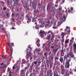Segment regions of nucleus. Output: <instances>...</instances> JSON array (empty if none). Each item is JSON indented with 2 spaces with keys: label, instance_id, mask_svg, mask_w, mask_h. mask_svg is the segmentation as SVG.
Segmentation results:
<instances>
[{
  "label": "nucleus",
  "instance_id": "59",
  "mask_svg": "<svg viewBox=\"0 0 76 76\" xmlns=\"http://www.w3.org/2000/svg\"><path fill=\"white\" fill-rule=\"evenodd\" d=\"M54 47L53 46H51L50 47V48H52V49H53L54 48Z\"/></svg>",
  "mask_w": 76,
  "mask_h": 76
},
{
  "label": "nucleus",
  "instance_id": "54",
  "mask_svg": "<svg viewBox=\"0 0 76 76\" xmlns=\"http://www.w3.org/2000/svg\"><path fill=\"white\" fill-rule=\"evenodd\" d=\"M2 58H6V57H4V56H1Z\"/></svg>",
  "mask_w": 76,
  "mask_h": 76
},
{
  "label": "nucleus",
  "instance_id": "14",
  "mask_svg": "<svg viewBox=\"0 0 76 76\" xmlns=\"http://www.w3.org/2000/svg\"><path fill=\"white\" fill-rule=\"evenodd\" d=\"M49 58L50 60L51 61V60H53V59H54V56L51 54V55L49 56Z\"/></svg>",
  "mask_w": 76,
  "mask_h": 76
},
{
  "label": "nucleus",
  "instance_id": "26",
  "mask_svg": "<svg viewBox=\"0 0 76 76\" xmlns=\"http://www.w3.org/2000/svg\"><path fill=\"white\" fill-rule=\"evenodd\" d=\"M59 59V58L57 56H55L54 58V60H58Z\"/></svg>",
  "mask_w": 76,
  "mask_h": 76
},
{
  "label": "nucleus",
  "instance_id": "52",
  "mask_svg": "<svg viewBox=\"0 0 76 76\" xmlns=\"http://www.w3.org/2000/svg\"><path fill=\"white\" fill-rule=\"evenodd\" d=\"M12 22H16V21H15V20L14 18H12Z\"/></svg>",
  "mask_w": 76,
  "mask_h": 76
},
{
  "label": "nucleus",
  "instance_id": "48",
  "mask_svg": "<svg viewBox=\"0 0 76 76\" xmlns=\"http://www.w3.org/2000/svg\"><path fill=\"white\" fill-rule=\"evenodd\" d=\"M50 68L51 69V68H52V67H53V64H50Z\"/></svg>",
  "mask_w": 76,
  "mask_h": 76
},
{
  "label": "nucleus",
  "instance_id": "23",
  "mask_svg": "<svg viewBox=\"0 0 76 76\" xmlns=\"http://www.w3.org/2000/svg\"><path fill=\"white\" fill-rule=\"evenodd\" d=\"M74 47V51H76V44L73 45Z\"/></svg>",
  "mask_w": 76,
  "mask_h": 76
},
{
  "label": "nucleus",
  "instance_id": "50",
  "mask_svg": "<svg viewBox=\"0 0 76 76\" xmlns=\"http://www.w3.org/2000/svg\"><path fill=\"white\" fill-rule=\"evenodd\" d=\"M28 74H29V72H27L26 73V76H27Z\"/></svg>",
  "mask_w": 76,
  "mask_h": 76
},
{
  "label": "nucleus",
  "instance_id": "56",
  "mask_svg": "<svg viewBox=\"0 0 76 76\" xmlns=\"http://www.w3.org/2000/svg\"><path fill=\"white\" fill-rule=\"evenodd\" d=\"M50 20H48V22H47V23H48V24H49V23H50Z\"/></svg>",
  "mask_w": 76,
  "mask_h": 76
},
{
  "label": "nucleus",
  "instance_id": "30",
  "mask_svg": "<svg viewBox=\"0 0 76 76\" xmlns=\"http://www.w3.org/2000/svg\"><path fill=\"white\" fill-rule=\"evenodd\" d=\"M51 40L52 41V40H53V39H54V34H52L51 35Z\"/></svg>",
  "mask_w": 76,
  "mask_h": 76
},
{
  "label": "nucleus",
  "instance_id": "3",
  "mask_svg": "<svg viewBox=\"0 0 76 76\" xmlns=\"http://www.w3.org/2000/svg\"><path fill=\"white\" fill-rule=\"evenodd\" d=\"M56 12H55V10H52V11L50 12L51 14V16H50L49 18L50 20H51V23H52L53 22V20L54 19V15H55V13Z\"/></svg>",
  "mask_w": 76,
  "mask_h": 76
},
{
  "label": "nucleus",
  "instance_id": "43",
  "mask_svg": "<svg viewBox=\"0 0 76 76\" xmlns=\"http://www.w3.org/2000/svg\"><path fill=\"white\" fill-rule=\"evenodd\" d=\"M66 29H69V31H70V27H67V26H66Z\"/></svg>",
  "mask_w": 76,
  "mask_h": 76
},
{
  "label": "nucleus",
  "instance_id": "32",
  "mask_svg": "<svg viewBox=\"0 0 76 76\" xmlns=\"http://www.w3.org/2000/svg\"><path fill=\"white\" fill-rule=\"evenodd\" d=\"M22 61L23 64H25L26 63V61L24 59L22 60Z\"/></svg>",
  "mask_w": 76,
  "mask_h": 76
},
{
  "label": "nucleus",
  "instance_id": "8",
  "mask_svg": "<svg viewBox=\"0 0 76 76\" xmlns=\"http://www.w3.org/2000/svg\"><path fill=\"white\" fill-rule=\"evenodd\" d=\"M61 73L62 75H64H64L65 76H67V72L66 70L64 69H62L61 71Z\"/></svg>",
  "mask_w": 76,
  "mask_h": 76
},
{
  "label": "nucleus",
  "instance_id": "58",
  "mask_svg": "<svg viewBox=\"0 0 76 76\" xmlns=\"http://www.w3.org/2000/svg\"><path fill=\"white\" fill-rule=\"evenodd\" d=\"M28 68V67H26L25 68H24V70H26V69Z\"/></svg>",
  "mask_w": 76,
  "mask_h": 76
},
{
  "label": "nucleus",
  "instance_id": "10",
  "mask_svg": "<svg viewBox=\"0 0 76 76\" xmlns=\"http://www.w3.org/2000/svg\"><path fill=\"white\" fill-rule=\"evenodd\" d=\"M45 33V31H42V30H40L39 32V35L41 37H42L44 36V34Z\"/></svg>",
  "mask_w": 76,
  "mask_h": 76
},
{
  "label": "nucleus",
  "instance_id": "47",
  "mask_svg": "<svg viewBox=\"0 0 76 76\" xmlns=\"http://www.w3.org/2000/svg\"><path fill=\"white\" fill-rule=\"evenodd\" d=\"M6 9H7V7H4L3 8V10H6Z\"/></svg>",
  "mask_w": 76,
  "mask_h": 76
},
{
  "label": "nucleus",
  "instance_id": "29",
  "mask_svg": "<svg viewBox=\"0 0 76 76\" xmlns=\"http://www.w3.org/2000/svg\"><path fill=\"white\" fill-rule=\"evenodd\" d=\"M19 16H20L19 13H17L15 14V17H16V18H18H18H19Z\"/></svg>",
  "mask_w": 76,
  "mask_h": 76
},
{
  "label": "nucleus",
  "instance_id": "13",
  "mask_svg": "<svg viewBox=\"0 0 76 76\" xmlns=\"http://www.w3.org/2000/svg\"><path fill=\"white\" fill-rule=\"evenodd\" d=\"M34 67V64H32L31 65V66L30 67V68L29 69V70L30 73H32V68Z\"/></svg>",
  "mask_w": 76,
  "mask_h": 76
},
{
  "label": "nucleus",
  "instance_id": "9",
  "mask_svg": "<svg viewBox=\"0 0 76 76\" xmlns=\"http://www.w3.org/2000/svg\"><path fill=\"white\" fill-rule=\"evenodd\" d=\"M61 10H62V8H59V9L56 11L57 14L60 15H61Z\"/></svg>",
  "mask_w": 76,
  "mask_h": 76
},
{
  "label": "nucleus",
  "instance_id": "5",
  "mask_svg": "<svg viewBox=\"0 0 76 76\" xmlns=\"http://www.w3.org/2000/svg\"><path fill=\"white\" fill-rule=\"evenodd\" d=\"M42 48L46 51H50V46L49 45H45V44H43Z\"/></svg>",
  "mask_w": 76,
  "mask_h": 76
},
{
  "label": "nucleus",
  "instance_id": "17",
  "mask_svg": "<svg viewBox=\"0 0 76 76\" xmlns=\"http://www.w3.org/2000/svg\"><path fill=\"white\" fill-rule=\"evenodd\" d=\"M6 67H7V65H3L1 66L0 68L2 69H4V68H6Z\"/></svg>",
  "mask_w": 76,
  "mask_h": 76
},
{
  "label": "nucleus",
  "instance_id": "41",
  "mask_svg": "<svg viewBox=\"0 0 76 76\" xmlns=\"http://www.w3.org/2000/svg\"><path fill=\"white\" fill-rule=\"evenodd\" d=\"M61 56H64V53H61Z\"/></svg>",
  "mask_w": 76,
  "mask_h": 76
},
{
  "label": "nucleus",
  "instance_id": "60",
  "mask_svg": "<svg viewBox=\"0 0 76 76\" xmlns=\"http://www.w3.org/2000/svg\"><path fill=\"white\" fill-rule=\"evenodd\" d=\"M53 75V74H52V73H50V75L49 76H52V75Z\"/></svg>",
  "mask_w": 76,
  "mask_h": 76
},
{
  "label": "nucleus",
  "instance_id": "25",
  "mask_svg": "<svg viewBox=\"0 0 76 76\" xmlns=\"http://www.w3.org/2000/svg\"><path fill=\"white\" fill-rule=\"evenodd\" d=\"M26 17L27 18L29 22H31V19L29 18V17L27 15V16H26Z\"/></svg>",
  "mask_w": 76,
  "mask_h": 76
},
{
  "label": "nucleus",
  "instance_id": "51",
  "mask_svg": "<svg viewBox=\"0 0 76 76\" xmlns=\"http://www.w3.org/2000/svg\"><path fill=\"white\" fill-rule=\"evenodd\" d=\"M3 25H1V24H0V28H1L3 27Z\"/></svg>",
  "mask_w": 76,
  "mask_h": 76
},
{
  "label": "nucleus",
  "instance_id": "38",
  "mask_svg": "<svg viewBox=\"0 0 76 76\" xmlns=\"http://www.w3.org/2000/svg\"><path fill=\"white\" fill-rule=\"evenodd\" d=\"M21 73H24V72H25V70L23 69H22L20 71Z\"/></svg>",
  "mask_w": 76,
  "mask_h": 76
},
{
  "label": "nucleus",
  "instance_id": "37",
  "mask_svg": "<svg viewBox=\"0 0 76 76\" xmlns=\"http://www.w3.org/2000/svg\"><path fill=\"white\" fill-rule=\"evenodd\" d=\"M58 63V62L57 61V60H55V63L56 64H57Z\"/></svg>",
  "mask_w": 76,
  "mask_h": 76
},
{
  "label": "nucleus",
  "instance_id": "21",
  "mask_svg": "<svg viewBox=\"0 0 76 76\" xmlns=\"http://www.w3.org/2000/svg\"><path fill=\"white\" fill-rule=\"evenodd\" d=\"M60 61L62 63H63V58H62L61 56L60 57V58L59 59Z\"/></svg>",
  "mask_w": 76,
  "mask_h": 76
},
{
  "label": "nucleus",
  "instance_id": "20",
  "mask_svg": "<svg viewBox=\"0 0 76 76\" xmlns=\"http://www.w3.org/2000/svg\"><path fill=\"white\" fill-rule=\"evenodd\" d=\"M52 42H53V41L52 40V41H51L49 44H48L47 45H49V46L50 47L51 46V45H53V44H54V43H53Z\"/></svg>",
  "mask_w": 76,
  "mask_h": 76
},
{
  "label": "nucleus",
  "instance_id": "2",
  "mask_svg": "<svg viewBox=\"0 0 76 76\" xmlns=\"http://www.w3.org/2000/svg\"><path fill=\"white\" fill-rule=\"evenodd\" d=\"M8 46H9V47L10 49V51H11L10 55L8 57V58H12V54H13V50L12 47L14 46V43H8Z\"/></svg>",
  "mask_w": 76,
  "mask_h": 76
},
{
  "label": "nucleus",
  "instance_id": "7",
  "mask_svg": "<svg viewBox=\"0 0 76 76\" xmlns=\"http://www.w3.org/2000/svg\"><path fill=\"white\" fill-rule=\"evenodd\" d=\"M27 50V53H26V58L28 59V57H31V56H32V54L31 53V52H28V51L29 50V48H27L26 49Z\"/></svg>",
  "mask_w": 76,
  "mask_h": 76
},
{
  "label": "nucleus",
  "instance_id": "4",
  "mask_svg": "<svg viewBox=\"0 0 76 76\" xmlns=\"http://www.w3.org/2000/svg\"><path fill=\"white\" fill-rule=\"evenodd\" d=\"M40 22L41 23V25L39 24L35 26V28L36 29H38L39 27H40V28H44L45 24L44 23V22L42 21V20H40Z\"/></svg>",
  "mask_w": 76,
  "mask_h": 76
},
{
  "label": "nucleus",
  "instance_id": "35",
  "mask_svg": "<svg viewBox=\"0 0 76 76\" xmlns=\"http://www.w3.org/2000/svg\"><path fill=\"white\" fill-rule=\"evenodd\" d=\"M50 33H51V34H53V32H52V31L51 30H49L47 34H50Z\"/></svg>",
  "mask_w": 76,
  "mask_h": 76
},
{
  "label": "nucleus",
  "instance_id": "39",
  "mask_svg": "<svg viewBox=\"0 0 76 76\" xmlns=\"http://www.w3.org/2000/svg\"><path fill=\"white\" fill-rule=\"evenodd\" d=\"M41 62L39 61L38 62V64L37 66H40V64H41Z\"/></svg>",
  "mask_w": 76,
  "mask_h": 76
},
{
  "label": "nucleus",
  "instance_id": "22",
  "mask_svg": "<svg viewBox=\"0 0 76 76\" xmlns=\"http://www.w3.org/2000/svg\"><path fill=\"white\" fill-rule=\"evenodd\" d=\"M47 55H48V54L47 53L45 52L44 53V56H45L44 58L45 57V58H48L47 57Z\"/></svg>",
  "mask_w": 76,
  "mask_h": 76
},
{
  "label": "nucleus",
  "instance_id": "24",
  "mask_svg": "<svg viewBox=\"0 0 76 76\" xmlns=\"http://www.w3.org/2000/svg\"><path fill=\"white\" fill-rule=\"evenodd\" d=\"M57 49H53V51L54 53V55H56V53L57 52Z\"/></svg>",
  "mask_w": 76,
  "mask_h": 76
},
{
  "label": "nucleus",
  "instance_id": "44",
  "mask_svg": "<svg viewBox=\"0 0 76 76\" xmlns=\"http://www.w3.org/2000/svg\"><path fill=\"white\" fill-rule=\"evenodd\" d=\"M19 69H20V67H17V72L19 71Z\"/></svg>",
  "mask_w": 76,
  "mask_h": 76
},
{
  "label": "nucleus",
  "instance_id": "49",
  "mask_svg": "<svg viewBox=\"0 0 76 76\" xmlns=\"http://www.w3.org/2000/svg\"><path fill=\"white\" fill-rule=\"evenodd\" d=\"M61 53H64V50H63V49H62L61 51Z\"/></svg>",
  "mask_w": 76,
  "mask_h": 76
},
{
  "label": "nucleus",
  "instance_id": "1",
  "mask_svg": "<svg viewBox=\"0 0 76 76\" xmlns=\"http://www.w3.org/2000/svg\"><path fill=\"white\" fill-rule=\"evenodd\" d=\"M73 58L74 57V55L72 54V52H70L69 53H68L66 55H65L64 56V60L65 61V60L66 59V64L65 66L66 67L69 68L70 65L69 64V62L71 61V58Z\"/></svg>",
  "mask_w": 76,
  "mask_h": 76
},
{
  "label": "nucleus",
  "instance_id": "57",
  "mask_svg": "<svg viewBox=\"0 0 76 76\" xmlns=\"http://www.w3.org/2000/svg\"><path fill=\"white\" fill-rule=\"evenodd\" d=\"M1 3H2V4H4L5 2H4L3 1H2Z\"/></svg>",
  "mask_w": 76,
  "mask_h": 76
},
{
  "label": "nucleus",
  "instance_id": "40",
  "mask_svg": "<svg viewBox=\"0 0 76 76\" xmlns=\"http://www.w3.org/2000/svg\"><path fill=\"white\" fill-rule=\"evenodd\" d=\"M37 54L38 55H39L40 56H42V54L41 53H39V52L37 53Z\"/></svg>",
  "mask_w": 76,
  "mask_h": 76
},
{
  "label": "nucleus",
  "instance_id": "15",
  "mask_svg": "<svg viewBox=\"0 0 76 76\" xmlns=\"http://www.w3.org/2000/svg\"><path fill=\"white\" fill-rule=\"evenodd\" d=\"M10 14L8 13H6V15H5V17L6 19H7L10 17Z\"/></svg>",
  "mask_w": 76,
  "mask_h": 76
},
{
  "label": "nucleus",
  "instance_id": "18",
  "mask_svg": "<svg viewBox=\"0 0 76 76\" xmlns=\"http://www.w3.org/2000/svg\"><path fill=\"white\" fill-rule=\"evenodd\" d=\"M73 8L72 7L71 8V10L69 9L68 10V12H69V13H72L73 12Z\"/></svg>",
  "mask_w": 76,
  "mask_h": 76
},
{
  "label": "nucleus",
  "instance_id": "53",
  "mask_svg": "<svg viewBox=\"0 0 76 76\" xmlns=\"http://www.w3.org/2000/svg\"><path fill=\"white\" fill-rule=\"evenodd\" d=\"M49 72V73H52V70H50Z\"/></svg>",
  "mask_w": 76,
  "mask_h": 76
},
{
  "label": "nucleus",
  "instance_id": "64",
  "mask_svg": "<svg viewBox=\"0 0 76 76\" xmlns=\"http://www.w3.org/2000/svg\"><path fill=\"white\" fill-rule=\"evenodd\" d=\"M29 76H32V73H31L29 75Z\"/></svg>",
  "mask_w": 76,
  "mask_h": 76
},
{
  "label": "nucleus",
  "instance_id": "31",
  "mask_svg": "<svg viewBox=\"0 0 76 76\" xmlns=\"http://www.w3.org/2000/svg\"><path fill=\"white\" fill-rule=\"evenodd\" d=\"M66 16H64L63 17V18H62V20H66Z\"/></svg>",
  "mask_w": 76,
  "mask_h": 76
},
{
  "label": "nucleus",
  "instance_id": "55",
  "mask_svg": "<svg viewBox=\"0 0 76 76\" xmlns=\"http://www.w3.org/2000/svg\"><path fill=\"white\" fill-rule=\"evenodd\" d=\"M12 17H13V16H15V14H14V13H12Z\"/></svg>",
  "mask_w": 76,
  "mask_h": 76
},
{
  "label": "nucleus",
  "instance_id": "61",
  "mask_svg": "<svg viewBox=\"0 0 76 76\" xmlns=\"http://www.w3.org/2000/svg\"><path fill=\"white\" fill-rule=\"evenodd\" d=\"M29 57L30 58V60H31L32 59V56H31V57Z\"/></svg>",
  "mask_w": 76,
  "mask_h": 76
},
{
  "label": "nucleus",
  "instance_id": "42",
  "mask_svg": "<svg viewBox=\"0 0 76 76\" xmlns=\"http://www.w3.org/2000/svg\"><path fill=\"white\" fill-rule=\"evenodd\" d=\"M72 39H71L70 40V42L69 45V47H70V46H71V45H72V44L71 43V42H72Z\"/></svg>",
  "mask_w": 76,
  "mask_h": 76
},
{
  "label": "nucleus",
  "instance_id": "46",
  "mask_svg": "<svg viewBox=\"0 0 76 76\" xmlns=\"http://www.w3.org/2000/svg\"><path fill=\"white\" fill-rule=\"evenodd\" d=\"M50 73L49 72H47V76H50Z\"/></svg>",
  "mask_w": 76,
  "mask_h": 76
},
{
  "label": "nucleus",
  "instance_id": "36",
  "mask_svg": "<svg viewBox=\"0 0 76 76\" xmlns=\"http://www.w3.org/2000/svg\"><path fill=\"white\" fill-rule=\"evenodd\" d=\"M53 73H54V75H53L54 76H58V74H56V73H55V72H53Z\"/></svg>",
  "mask_w": 76,
  "mask_h": 76
},
{
  "label": "nucleus",
  "instance_id": "12",
  "mask_svg": "<svg viewBox=\"0 0 76 76\" xmlns=\"http://www.w3.org/2000/svg\"><path fill=\"white\" fill-rule=\"evenodd\" d=\"M62 38L63 39L62 40L61 42L62 43H63L64 42V35H66V34H64V33H62Z\"/></svg>",
  "mask_w": 76,
  "mask_h": 76
},
{
  "label": "nucleus",
  "instance_id": "34",
  "mask_svg": "<svg viewBox=\"0 0 76 76\" xmlns=\"http://www.w3.org/2000/svg\"><path fill=\"white\" fill-rule=\"evenodd\" d=\"M68 43H69V40H68V39H67L66 40H65V44H67Z\"/></svg>",
  "mask_w": 76,
  "mask_h": 76
},
{
  "label": "nucleus",
  "instance_id": "62",
  "mask_svg": "<svg viewBox=\"0 0 76 76\" xmlns=\"http://www.w3.org/2000/svg\"><path fill=\"white\" fill-rule=\"evenodd\" d=\"M46 63L48 64V63H50V61H46Z\"/></svg>",
  "mask_w": 76,
  "mask_h": 76
},
{
  "label": "nucleus",
  "instance_id": "16",
  "mask_svg": "<svg viewBox=\"0 0 76 76\" xmlns=\"http://www.w3.org/2000/svg\"><path fill=\"white\" fill-rule=\"evenodd\" d=\"M41 50L40 48H36L35 50V52H36V53H39Z\"/></svg>",
  "mask_w": 76,
  "mask_h": 76
},
{
  "label": "nucleus",
  "instance_id": "27",
  "mask_svg": "<svg viewBox=\"0 0 76 76\" xmlns=\"http://www.w3.org/2000/svg\"><path fill=\"white\" fill-rule=\"evenodd\" d=\"M37 16L35 18L34 17L32 18V22H35V19H37Z\"/></svg>",
  "mask_w": 76,
  "mask_h": 76
},
{
  "label": "nucleus",
  "instance_id": "11",
  "mask_svg": "<svg viewBox=\"0 0 76 76\" xmlns=\"http://www.w3.org/2000/svg\"><path fill=\"white\" fill-rule=\"evenodd\" d=\"M31 3L32 4L34 9H35L37 7V5H36V4L34 3V1H32L31 2L30 4V6H31Z\"/></svg>",
  "mask_w": 76,
  "mask_h": 76
},
{
  "label": "nucleus",
  "instance_id": "28",
  "mask_svg": "<svg viewBox=\"0 0 76 76\" xmlns=\"http://www.w3.org/2000/svg\"><path fill=\"white\" fill-rule=\"evenodd\" d=\"M34 12L35 13H37L38 12H39V10L38 9L36 10L35 9H34Z\"/></svg>",
  "mask_w": 76,
  "mask_h": 76
},
{
  "label": "nucleus",
  "instance_id": "19",
  "mask_svg": "<svg viewBox=\"0 0 76 76\" xmlns=\"http://www.w3.org/2000/svg\"><path fill=\"white\" fill-rule=\"evenodd\" d=\"M46 38L48 40H50L51 39V35L49 34L47 36Z\"/></svg>",
  "mask_w": 76,
  "mask_h": 76
},
{
  "label": "nucleus",
  "instance_id": "33",
  "mask_svg": "<svg viewBox=\"0 0 76 76\" xmlns=\"http://www.w3.org/2000/svg\"><path fill=\"white\" fill-rule=\"evenodd\" d=\"M17 66H18V65H19V66H20V62H19V61L18 60L17 61Z\"/></svg>",
  "mask_w": 76,
  "mask_h": 76
},
{
  "label": "nucleus",
  "instance_id": "63",
  "mask_svg": "<svg viewBox=\"0 0 76 76\" xmlns=\"http://www.w3.org/2000/svg\"><path fill=\"white\" fill-rule=\"evenodd\" d=\"M58 41H59V40L58 39L56 40V42H58Z\"/></svg>",
  "mask_w": 76,
  "mask_h": 76
},
{
  "label": "nucleus",
  "instance_id": "45",
  "mask_svg": "<svg viewBox=\"0 0 76 76\" xmlns=\"http://www.w3.org/2000/svg\"><path fill=\"white\" fill-rule=\"evenodd\" d=\"M39 42H40V40H39V39H37V43H39Z\"/></svg>",
  "mask_w": 76,
  "mask_h": 76
},
{
  "label": "nucleus",
  "instance_id": "6",
  "mask_svg": "<svg viewBox=\"0 0 76 76\" xmlns=\"http://www.w3.org/2000/svg\"><path fill=\"white\" fill-rule=\"evenodd\" d=\"M19 0H15V1H13L14 2L13 3V6H14L16 7L17 6H21V5L20 4H18L19 3Z\"/></svg>",
  "mask_w": 76,
  "mask_h": 76
}]
</instances>
